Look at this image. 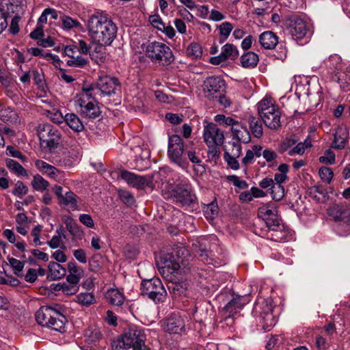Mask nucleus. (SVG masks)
I'll use <instances>...</instances> for the list:
<instances>
[{"mask_svg":"<svg viewBox=\"0 0 350 350\" xmlns=\"http://www.w3.org/2000/svg\"><path fill=\"white\" fill-rule=\"evenodd\" d=\"M88 36L95 44L109 46L117 35V27L109 15L96 11L89 16L87 24Z\"/></svg>","mask_w":350,"mask_h":350,"instance_id":"f257e3e1","label":"nucleus"},{"mask_svg":"<svg viewBox=\"0 0 350 350\" xmlns=\"http://www.w3.org/2000/svg\"><path fill=\"white\" fill-rule=\"evenodd\" d=\"M61 306L57 304L55 307L42 306L36 312V320L42 326L64 332L67 318L61 312Z\"/></svg>","mask_w":350,"mask_h":350,"instance_id":"f03ea898","label":"nucleus"},{"mask_svg":"<svg viewBox=\"0 0 350 350\" xmlns=\"http://www.w3.org/2000/svg\"><path fill=\"white\" fill-rule=\"evenodd\" d=\"M146 336L142 329L130 327L113 342V350H150L145 345Z\"/></svg>","mask_w":350,"mask_h":350,"instance_id":"7ed1b4c3","label":"nucleus"},{"mask_svg":"<svg viewBox=\"0 0 350 350\" xmlns=\"http://www.w3.org/2000/svg\"><path fill=\"white\" fill-rule=\"evenodd\" d=\"M258 114L266 126L278 130L281 126V111L271 98H265L257 104Z\"/></svg>","mask_w":350,"mask_h":350,"instance_id":"20e7f679","label":"nucleus"},{"mask_svg":"<svg viewBox=\"0 0 350 350\" xmlns=\"http://www.w3.org/2000/svg\"><path fill=\"white\" fill-rule=\"evenodd\" d=\"M163 196L166 200H171L181 206H191L196 203L197 198L192 192L191 185L181 183L176 185H170L163 190Z\"/></svg>","mask_w":350,"mask_h":350,"instance_id":"39448f33","label":"nucleus"},{"mask_svg":"<svg viewBox=\"0 0 350 350\" xmlns=\"http://www.w3.org/2000/svg\"><path fill=\"white\" fill-rule=\"evenodd\" d=\"M287 33L297 43L307 42L310 38V27L306 21L297 14H291L283 19Z\"/></svg>","mask_w":350,"mask_h":350,"instance_id":"423d86ee","label":"nucleus"},{"mask_svg":"<svg viewBox=\"0 0 350 350\" xmlns=\"http://www.w3.org/2000/svg\"><path fill=\"white\" fill-rule=\"evenodd\" d=\"M144 53L153 64H157L162 66H167L175 60V57L170 46L161 42H148L145 46Z\"/></svg>","mask_w":350,"mask_h":350,"instance_id":"0eeeda50","label":"nucleus"},{"mask_svg":"<svg viewBox=\"0 0 350 350\" xmlns=\"http://www.w3.org/2000/svg\"><path fill=\"white\" fill-rule=\"evenodd\" d=\"M36 131L42 148L51 152L59 145L62 135L57 126L49 123H42L38 124Z\"/></svg>","mask_w":350,"mask_h":350,"instance_id":"6e6552de","label":"nucleus"},{"mask_svg":"<svg viewBox=\"0 0 350 350\" xmlns=\"http://www.w3.org/2000/svg\"><path fill=\"white\" fill-rule=\"evenodd\" d=\"M327 214L338 224L343 234L350 233V205L345 202L332 204L327 208Z\"/></svg>","mask_w":350,"mask_h":350,"instance_id":"1a4fd4ad","label":"nucleus"},{"mask_svg":"<svg viewBox=\"0 0 350 350\" xmlns=\"http://www.w3.org/2000/svg\"><path fill=\"white\" fill-rule=\"evenodd\" d=\"M140 291L141 295L147 296L155 304L163 302L167 295L161 280L158 278L142 280Z\"/></svg>","mask_w":350,"mask_h":350,"instance_id":"9d476101","label":"nucleus"},{"mask_svg":"<svg viewBox=\"0 0 350 350\" xmlns=\"http://www.w3.org/2000/svg\"><path fill=\"white\" fill-rule=\"evenodd\" d=\"M267 232V239L279 243L289 241L293 238V231L277 218L268 219Z\"/></svg>","mask_w":350,"mask_h":350,"instance_id":"9b49d317","label":"nucleus"},{"mask_svg":"<svg viewBox=\"0 0 350 350\" xmlns=\"http://www.w3.org/2000/svg\"><path fill=\"white\" fill-rule=\"evenodd\" d=\"M271 302L270 299L259 298L253 308L254 314L260 318L265 329H269L275 325Z\"/></svg>","mask_w":350,"mask_h":350,"instance_id":"f8f14e48","label":"nucleus"},{"mask_svg":"<svg viewBox=\"0 0 350 350\" xmlns=\"http://www.w3.org/2000/svg\"><path fill=\"white\" fill-rule=\"evenodd\" d=\"M186 146H188V145L184 144L180 135H172L170 136L168 139L167 155L170 161L180 167H184L185 159L183 158V155L185 152Z\"/></svg>","mask_w":350,"mask_h":350,"instance_id":"ddd939ff","label":"nucleus"},{"mask_svg":"<svg viewBox=\"0 0 350 350\" xmlns=\"http://www.w3.org/2000/svg\"><path fill=\"white\" fill-rule=\"evenodd\" d=\"M120 177L129 185L137 189H144L145 187L153 189L154 187L153 184L154 174H152L140 176L123 170L120 172Z\"/></svg>","mask_w":350,"mask_h":350,"instance_id":"4468645a","label":"nucleus"},{"mask_svg":"<svg viewBox=\"0 0 350 350\" xmlns=\"http://www.w3.org/2000/svg\"><path fill=\"white\" fill-rule=\"evenodd\" d=\"M226 83L224 79L218 76L208 77L204 81V92L209 99H214L218 94L226 92Z\"/></svg>","mask_w":350,"mask_h":350,"instance_id":"2eb2a0df","label":"nucleus"},{"mask_svg":"<svg viewBox=\"0 0 350 350\" xmlns=\"http://www.w3.org/2000/svg\"><path fill=\"white\" fill-rule=\"evenodd\" d=\"M204 139L207 145H222L224 135L218 126L213 122L208 123L204 129Z\"/></svg>","mask_w":350,"mask_h":350,"instance_id":"dca6fc26","label":"nucleus"},{"mask_svg":"<svg viewBox=\"0 0 350 350\" xmlns=\"http://www.w3.org/2000/svg\"><path fill=\"white\" fill-rule=\"evenodd\" d=\"M96 87L102 94L111 96L115 94L116 90L120 87V83L118 78L105 75L99 77L96 82Z\"/></svg>","mask_w":350,"mask_h":350,"instance_id":"f3484780","label":"nucleus"},{"mask_svg":"<svg viewBox=\"0 0 350 350\" xmlns=\"http://www.w3.org/2000/svg\"><path fill=\"white\" fill-rule=\"evenodd\" d=\"M239 55L237 48L232 44L227 43L221 48V52L218 56L212 57L210 63L219 65L228 59L235 60Z\"/></svg>","mask_w":350,"mask_h":350,"instance_id":"a211bd4d","label":"nucleus"},{"mask_svg":"<svg viewBox=\"0 0 350 350\" xmlns=\"http://www.w3.org/2000/svg\"><path fill=\"white\" fill-rule=\"evenodd\" d=\"M185 329V321L180 316L172 314L166 320L165 329L170 334H180Z\"/></svg>","mask_w":350,"mask_h":350,"instance_id":"6ab92c4d","label":"nucleus"},{"mask_svg":"<svg viewBox=\"0 0 350 350\" xmlns=\"http://www.w3.org/2000/svg\"><path fill=\"white\" fill-rule=\"evenodd\" d=\"M249 301L247 295L240 296L233 294L232 299L224 306V310L232 314H237Z\"/></svg>","mask_w":350,"mask_h":350,"instance_id":"aec40b11","label":"nucleus"},{"mask_svg":"<svg viewBox=\"0 0 350 350\" xmlns=\"http://www.w3.org/2000/svg\"><path fill=\"white\" fill-rule=\"evenodd\" d=\"M81 115L88 119H95L100 116L101 111L98 106V102H86L79 103Z\"/></svg>","mask_w":350,"mask_h":350,"instance_id":"412c9836","label":"nucleus"},{"mask_svg":"<svg viewBox=\"0 0 350 350\" xmlns=\"http://www.w3.org/2000/svg\"><path fill=\"white\" fill-rule=\"evenodd\" d=\"M161 268L166 269L170 273L177 272L180 268L179 259H176L172 254L167 253L160 257Z\"/></svg>","mask_w":350,"mask_h":350,"instance_id":"4be33fe9","label":"nucleus"},{"mask_svg":"<svg viewBox=\"0 0 350 350\" xmlns=\"http://www.w3.org/2000/svg\"><path fill=\"white\" fill-rule=\"evenodd\" d=\"M68 271L69 274L66 278L67 282L71 284L77 285L83 276V269L72 260L68 263Z\"/></svg>","mask_w":350,"mask_h":350,"instance_id":"5701e85b","label":"nucleus"},{"mask_svg":"<svg viewBox=\"0 0 350 350\" xmlns=\"http://www.w3.org/2000/svg\"><path fill=\"white\" fill-rule=\"evenodd\" d=\"M233 138L239 142L247 144L251 141V133L246 125L239 122L234 127L231 128Z\"/></svg>","mask_w":350,"mask_h":350,"instance_id":"b1692460","label":"nucleus"},{"mask_svg":"<svg viewBox=\"0 0 350 350\" xmlns=\"http://www.w3.org/2000/svg\"><path fill=\"white\" fill-rule=\"evenodd\" d=\"M308 196L318 203H325L329 200L327 189L322 185H317L308 188Z\"/></svg>","mask_w":350,"mask_h":350,"instance_id":"393cba45","label":"nucleus"},{"mask_svg":"<svg viewBox=\"0 0 350 350\" xmlns=\"http://www.w3.org/2000/svg\"><path fill=\"white\" fill-rule=\"evenodd\" d=\"M259 42L265 49H272L278 43V37L273 31H267L259 36Z\"/></svg>","mask_w":350,"mask_h":350,"instance_id":"a878e982","label":"nucleus"},{"mask_svg":"<svg viewBox=\"0 0 350 350\" xmlns=\"http://www.w3.org/2000/svg\"><path fill=\"white\" fill-rule=\"evenodd\" d=\"M251 133L254 137L260 138L263 135L262 120L258 117L249 116L247 118Z\"/></svg>","mask_w":350,"mask_h":350,"instance_id":"bb28decb","label":"nucleus"},{"mask_svg":"<svg viewBox=\"0 0 350 350\" xmlns=\"http://www.w3.org/2000/svg\"><path fill=\"white\" fill-rule=\"evenodd\" d=\"M167 287L174 298L186 296L187 284L185 282H171L168 283Z\"/></svg>","mask_w":350,"mask_h":350,"instance_id":"cd10ccee","label":"nucleus"},{"mask_svg":"<svg viewBox=\"0 0 350 350\" xmlns=\"http://www.w3.org/2000/svg\"><path fill=\"white\" fill-rule=\"evenodd\" d=\"M64 120L68 126L75 132L82 131L85 128L82 121L75 113H66Z\"/></svg>","mask_w":350,"mask_h":350,"instance_id":"c85d7f7f","label":"nucleus"},{"mask_svg":"<svg viewBox=\"0 0 350 350\" xmlns=\"http://www.w3.org/2000/svg\"><path fill=\"white\" fill-rule=\"evenodd\" d=\"M259 62L258 55L252 51H248L243 54L241 57V64L245 68H255Z\"/></svg>","mask_w":350,"mask_h":350,"instance_id":"c756f323","label":"nucleus"},{"mask_svg":"<svg viewBox=\"0 0 350 350\" xmlns=\"http://www.w3.org/2000/svg\"><path fill=\"white\" fill-rule=\"evenodd\" d=\"M48 268L51 278L53 280L61 279L66 275V269L57 262H50Z\"/></svg>","mask_w":350,"mask_h":350,"instance_id":"7c9ffc66","label":"nucleus"},{"mask_svg":"<svg viewBox=\"0 0 350 350\" xmlns=\"http://www.w3.org/2000/svg\"><path fill=\"white\" fill-rule=\"evenodd\" d=\"M7 7L6 10H4L5 18L7 19L9 17L14 16H23L24 10L21 2L14 3L7 2L5 3Z\"/></svg>","mask_w":350,"mask_h":350,"instance_id":"2f4dec72","label":"nucleus"},{"mask_svg":"<svg viewBox=\"0 0 350 350\" xmlns=\"http://www.w3.org/2000/svg\"><path fill=\"white\" fill-rule=\"evenodd\" d=\"M106 46L96 44L93 50H90L89 55L92 61L96 62L97 64H100L105 62V49Z\"/></svg>","mask_w":350,"mask_h":350,"instance_id":"473e14b6","label":"nucleus"},{"mask_svg":"<svg viewBox=\"0 0 350 350\" xmlns=\"http://www.w3.org/2000/svg\"><path fill=\"white\" fill-rule=\"evenodd\" d=\"M62 239H66V235L64 226L61 225L57 228L56 234L50 241H47V244L51 248H57L60 247Z\"/></svg>","mask_w":350,"mask_h":350,"instance_id":"72a5a7b5","label":"nucleus"},{"mask_svg":"<svg viewBox=\"0 0 350 350\" xmlns=\"http://www.w3.org/2000/svg\"><path fill=\"white\" fill-rule=\"evenodd\" d=\"M6 166L17 176H27V171L16 161L12 159H7Z\"/></svg>","mask_w":350,"mask_h":350,"instance_id":"f704fd0d","label":"nucleus"},{"mask_svg":"<svg viewBox=\"0 0 350 350\" xmlns=\"http://www.w3.org/2000/svg\"><path fill=\"white\" fill-rule=\"evenodd\" d=\"M94 90V88L92 85L88 87V88H83L82 92L79 94V97L77 100L78 104L79 103H83V101L86 102H92L96 103L98 102L95 97L93 96L92 91Z\"/></svg>","mask_w":350,"mask_h":350,"instance_id":"c9c22d12","label":"nucleus"},{"mask_svg":"<svg viewBox=\"0 0 350 350\" xmlns=\"http://www.w3.org/2000/svg\"><path fill=\"white\" fill-rule=\"evenodd\" d=\"M258 216L264 220L266 226H267L268 219L274 220V219L278 218L277 215L268 206L260 207L258 210Z\"/></svg>","mask_w":350,"mask_h":350,"instance_id":"e433bc0d","label":"nucleus"},{"mask_svg":"<svg viewBox=\"0 0 350 350\" xmlns=\"http://www.w3.org/2000/svg\"><path fill=\"white\" fill-rule=\"evenodd\" d=\"M184 154H186L187 156V158L189 159V161L194 163L198 164L202 170H204V168L201 165L202 159L200 157V149L196 151V148H189V146L185 147V152Z\"/></svg>","mask_w":350,"mask_h":350,"instance_id":"4c0bfd02","label":"nucleus"},{"mask_svg":"<svg viewBox=\"0 0 350 350\" xmlns=\"http://www.w3.org/2000/svg\"><path fill=\"white\" fill-rule=\"evenodd\" d=\"M31 186L35 190L42 191L47 189L49 186V183L40 175L36 174L33 176Z\"/></svg>","mask_w":350,"mask_h":350,"instance_id":"58836bf2","label":"nucleus"},{"mask_svg":"<svg viewBox=\"0 0 350 350\" xmlns=\"http://www.w3.org/2000/svg\"><path fill=\"white\" fill-rule=\"evenodd\" d=\"M88 64L89 61L87 58H84L79 55L71 57L70 59L66 62L67 66L80 68L85 67Z\"/></svg>","mask_w":350,"mask_h":350,"instance_id":"ea45409f","label":"nucleus"},{"mask_svg":"<svg viewBox=\"0 0 350 350\" xmlns=\"http://www.w3.org/2000/svg\"><path fill=\"white\" fill-rule=\"evenodd\" d=\"M187 54L193 59L200 57L202 55V46L198 43L192 42L187 49Z\"/></svg>","mask_w":350,"mask_h":350,"instance_id":"a19ab883","label":"nucleus"},{"mask_svg":"<svg viewBox=\"0 0 350 350\" xmlns=\"http://www.w3.org/2000/svg\"><path fill=\"white\" fill-rule=\"evenodd\" d=\"M107 299L114 306H121L124 302V296L117 290H111L107 293Z\"/></svg>","mask_w":350,"mask_h":350,"instance_id":"79ce46f5","label":"nucleus"},{"mask_svg":"<svg viewBox=\"0 0 350 350\" xmlns=\"http://www.w3.org/2000/svg\"><path fill=\"white\" fill-rule=\"evenodd\" d=\"M219 42L220 43L224 42L230 34L233 26L230 22H224L219 27Z\"/></svg>","mask_w":350,"mask_h":350,"instance_id":"37998d69","label":"nucleus"},{"mask_svg":"<svg viewBox=\"0 0 350 350\" xmlns=\"http://www.w3.org/2000/svg\"><path fill=\"white\" fill-rule=\"evenodd\" d=\"M77 196L72 191H68L65 193L63 196V198L59 201L60 203L64 205H70L72 208H75L77 206Z\"/></svg>","mask_w":350,"mask_h":350,"instance_id":"c03bdc74","label":"nucleus"},{"mask_svg":"<svg viewBox=\"0 0 350 350\" xmlns=\"http://www.w3.org/2000/svg\"><path fill=\"white\" fill-rule=\"evenodd\" d=\"M60 19L65 29H71L72 28H78L81 26V23L77 19H73L65 14H62L60 16Z\"/></svg>","mask_w":350,"mask_h":350,"instance_id":"a18cd8bd","label":"nucleus"},{"mask_svg":"<svg viewBox=\"0 0 350 350\" xmlns=\"http://www.w3.org/2000/svg\"><path fill=\"white\" fill-rule=\"evenodd\" d=\"M77 299L79 304L85 306H89L95 301L94 295L89 293H80L77 296Z\"/></svg>","mask_w":350,"mask_h":350,"instance_id":"49530a36","label":"nucleus"},{"mask_svg":"<svg viewBox=\"0 0 350 350\" xmlns=\"http://www.w3.org/2000/svg\"><path fill=\"white\" fill-rule=\"evenodd\" d=\"M8 260L10 266L12 267L14 273L18 277H21L22 274L21 273L24 268L25 263L16 258L13 257H8Z\"/></svg>","mask_w":350,"mask_h":350,"instance_id":"de8ad7c7","label":"nucleus"},{"mask_svg":"<svg viewBox=\"0 0 350 350\" xmlns=\"http://www.w3.org/2000/svg\"><path fill=\"white\" fill-rule=\"evenodd\" d=\"M319 176H320L321 179L323 182H325L327 184L331 183L333 176H334V172L330 167H321L319 169Z\"/></svg>","mask_w":350,"mask_h":350,"instance_id":"09e8293b","label":"nucleus"},{"mask_svg":"<svg viewBox=\"0 0 350 350\" xmlns=\"http://www.w3.org/2000/svg\"><path fill=\"white\" fill-rule=\"evenodd\" d=\"M271 194L273 200L280 201L284 196V187L282 185H275L270 188Z\"/></svg>","mask_w":350,"mask_h":350,"instance_id":"8fccbe9b","label":"nucleus"},{"mask_svg":"<svg viewBox=\"0 0 350 350\" xmlns=\"http://www.w3.org/2000/svg\"><path fill=\"white\" fill-rule=\"evenodd\" d=\"M204 215L207 219H213L219 213L217 203L211 202L204 208Z\"/></svg>","mask_w":350,"mask_h":350,"instance_id":"3c124183","label":"nucleus"},{"mask_svg":"<svg viewBox=\"0 0 350 350\" xmlns=\"http://www.w3.org/2000/svg\"><path fill=\"white\" fill-rule=\"evenodd\" d=\"M67 230L74 237L80 236L81 230L79 225L72 219H68L65 222Z\"/></svg>","mask_w":350,"mask_h":350,"instance_id":"603ef678","label":"nucleus"},{"mask_svg":"<svg viewBox=\"0 0 350 350\" xmlns=\"http://www.w3.org/2000/svg\"><path fill=\"white\" fill-rule=\"evenodd\" d=\"M31 77L34 81V84L38 87H43L45 84L44 76L42 70H38V69L31 70Z\"/></svg>","mask_w":350,"mask_h":350,"instance_id":"864d4df0","label":"nucleus"},{"mask_svg":"<svg viewBox=\"0 0 350 350\" xmlns=\"http://www.w3.org/2000/svg\"><path fill=\"white\" fill-rule=\"evenodd\" d=\"M319 161L321 163L334 164L336 161L335 153L331 149L326 150L325 154L319 157Z\"/></svg>","mask_w":350,"mask_h":350,"instance_id":"5fc2aeb1","label":"nucleus"},{"mask_svg":"<svg viewBox=\"0 0 350 350\" xmlns=\"http://www.w3.org/2000/svg\"><path fill=\"white\" fill-rule=\"evenodd\" d=\"M346 142H347V136L346 135L345 137H342L341 135H338V133H336L334 135V139L332 142L331 147L336 148V149L342 150V149L345 148V147L346 146Z\"/></svg>","mask_w":350,"mask_h":350,"instance_id":"6e6d98bb","label":"nucleus"},{"mask_svg":"<svg viewBox=\"0 0 350 350\" xmlns=\"http://www.w3.org/2000/svg\"><path fill=\"white\" fill-rule=\"evenodd\" d=\"M16 113L10 107L0 111V118L4 122H12L14 119Z\"/></svg>","mask_w":350,"mask_h":350,"instance_id":"4d7b16f0","label":"nucleus"},{"mask_svg":"<svg viewBox=\"0 0 350 350\" xmlns=\"http://www.w3.org/2000/svg\"><path fill=\"white\" fill-rule=\"evenodd\" d=\"M28 192V188L26 185L23 184L22 181L18 180L16 183L15 188L12 191V193L18 196V198H21L23 196L27 194Z\"/></svg>","mask_w":350,"mask_h":350,"instance_id":"13d9d810","label":"nucleus"},{"mask_svg":"<svg viewBox=\"0 0 350 350\" xmlns=\"http://www.w3.org/2000/svg\"><path fill=\"white\" fill-rule=\"evenodd\" d=\"M224 157L225 161L227 162L228 166L232 170H238L239 168V163L237 160L236 157H232L229 154V151L225 150Z\"/></svg>","mask_w":350,"mask_h":350,"instance_id":"bf43d9fd","label":"nucleus"},{"mask_svg":"<svg viewBox=\"0 0 350 350\" xmlns=\"http://www.w3.org/2000/svg\"><path fill=\"white\" fill-rule=\"evenodd\" d=\"M77 51L82 55H88L89 54L91 47L88 44V43L84 40H79L78 42H74Z\"/></svg>","mask_w":350,"mask_h":350,"instance_id":"052dcab7","label":"nucleus"},{"mask_svg":"<svg viewBox=\"0 0 350 350\" xmlns=\"http://www.w3.org/2000/svg\"><path fill=\"white\" fill-rule=\"evenodd\" d=\"M149 22L150 24L157 29L161 31L164 29V23L162 21L161 17L158 14H154L149 16Z\"/></svg>","mask_w":350,"mask_h":350,"instance_id":"680f3d73","label":"nucleus"},{"mask_svg":"<svg viewBox=\"0 0 350 350\" xmlns=\"http://www.w3.org/2000/svg\"><path fill=\"white\" fill-rule=\"evenodd\" d=\"M22 16H14L12 18L10 25L9 31L11 34L16 35L20 30L18 23L21 19Z\"/></svg>","mask_w":350,"mask_h":350,"instance_id":"e2e57ef3","label":"nucleus"},{"mask_svg":"<svg viewBox=\"0 0 350 350\" xmlns=\"http://www.w3.org/2000/svg\"><path fill=\"white\" fill-rule=\"evenodd\" d=\"M120 200L126 204H132L135 202L133 195L125 190H120L118 192Z\"/></svg>","mask_w":350,"mask_h":350,"instance_id":"0e129e2a","label":"nucleus"},{"mask_svg":"<svg viewBox=\"0 0 350 350\" xmlns=\"http://www.w3.org/2000/svg\"><path fill=\"white\" fill-rule=\"evenodd\" d=\"M297 143V140L291 138H286L278 147V151L280 153L286 152L289 148L292 147Z\"/></svg>","mask_w":350,"mask_h":350,"instance_id":"69168bd1","label":"nucleus"},{"mask_svg":"<svg viewBox=\"0 0 350 350\" xmlns=\"http://www.w3.org/2000/svg\"><path fill=\"white\" fill-rule=\"evenodd\" d=\"M228 180L231 181L235 187L240 189H246L248 187V184L245 180H241L239 178L235 175L228 176Z\"/></svg>","mask_w":350,"mask_h":350,"instance_id":"338daca9","label":"nucleus"},{"mask_svg":"<svg viewBox=\"0 0 350 350\" xmlns=\"http://www.w3.org/2000/svg\"><path fill=\"white\" fill-rule=\"evenodd\" d=\"M73 256L81 263L87 262V254L83 249H77L73 251Z\"/></svg>","mask_w":350,"mask_h":350,"instance_id":"774afa93","label":"nucleus"}]
</instances>
